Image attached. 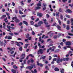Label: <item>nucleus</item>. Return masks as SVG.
<instances>
[{
	"label": "nucleus",
	"mask_w": 73,
	"mask_h": 73,
	"mask_svg": "<svg viewBox=\"0 0 73 73\" xmlns=\"http://www.w3.org/2000/svg\"><path fill=\"white\" fill-rule=\"evenodd\" d=\"M28 44H25V46H24V48H26V49H27V47L28 46Z\"/></svg>",
	"instance_id": "17"
},
{
	"label": "nucleus",
	"mask_w": 73,
	"mask_h": 73,
	"mask_svg": "<svg viewBox=\"0 0 73 73\" xmlns=\"http://www.w3.org/2000/svg\"><path fill=\"white\" fill-rule=\"evenodd\" d=\"M13 66V68L14 69H17V68H18L17 67V66H15V65H14Z\"/></svg>",
	"instance_id": "31"
},
{
	"label": "nucleus",
	"mask_w": 73,
	"mask_h": 73,
	"mask_svg": "<svg viewBox=\"0 0 73 73\" xmlns=\"http://www.w3.org/2000/svg\"><path fill=\"white\" fill-rule=\"evenodd\" d=\"M30 23H31V25H33L34 24V22H33V21H30Z\"/></svg>",
	"instance_id": "25"
},
{
	"label": "nucleus",
	"mask_w": 73,
	"mask_h": 73,
	"mask_svg": "<svg viewBox=\"0 0 73 73\" xmlns=\"http://www.w3.org/2000/svg\"><path fill=\"white\" fill-rule=\"evenodd\" d=\"M59 69L58 68L56 67L54 68V70L56 72H58L59 71Z\"/></svg>",
	"instance_id": "16"
},
{
	"label": "nucleus",
	"mask_w": 73,
	"mask_h": 73,
	"mask_svg": "<svg viewBox=\"0 0 73 73\" xmlns=\"http://www.w3.org/2000/svg\"><path fill=\"white\" fill-rule=\"evenodd\" d=\"M41 9V7H36L35 8V10H38V9Z\"/></svg>",
	"instance_id": "14"
},
{
	"label": "nucleus",
	"mask_w": 73,
	"mask_h": 73,
	"mask_svg": "<svg viewBox=\"0 0 73 73\" xmlns=\"http://www.w3.org/2000/svg\"><path fill=\"white\" fill-rule=\"evenodd\" d=\"M43 22L42 21H40L38 23V25L39 27H40L41 25V24H43Z\"/></svg>",
	"instance_id": "6"
},
{
	"label": "nucleus",
	"mask_w": 73,
	"mask_h": 73,
	"mask_svg": "<svg viewBox=\"0 0 73 73\" xmlns=\"http://www.w3.org/2000/svg\"><path fill=\"white\" fill-rule=\"evenodd\" d=\"M31 72L32 73H37V70H36V69H34V71H33V70H31Z\"/></svg>",
	"instance_id": "11"
},
{
	"label": "nucleus",
	"mask_w": 73,
	"mask_h": 73,
	"mask_svg": "<svg viewBox=\"0 0 73 73\" xmlns=\"http://www.w3.org/2000/svg\"><path fill=\"white\" fill-rule=\"evenodd\" d=\"M12 38V36L9 35L8 37V40H11Z\"/></svg>",
	"instance_id": "13"
},
{
	"label": "nucleus",
	"mask_w": 73,
	"mask_h": 73,
	"mask_svg": "<svg viewBox=\"0 0 73 73\" xmlns=\"http://www.w3.org/2000/svg\"><path fill=\"white\" fill-rule=\"evenodd\" d=\"M18 25L19 26H21V25H23V23H22V22H21L18 24Z\"/></svg>",
	"instance_id": "36"
},
{
	"label": "nucleus",
	"mask_w": 73,
	"mask_h": 73,
	"mask_svg": "<svg viewBox=\"0 0 73 73\" xmlns=\"http://www.w3.org/2000/svg\"><path fill=\"white\" fill-rule=\"evenodd\" d=\"M70 29V28H69V26L68 25H67L66 29H67V30H69Z\"/></svg>",
	"instance_id": "29"
},
{
	"label": "nucleus",
	"mask_w": 73,
	"mask_h": 73,
	"mask_svg": "<svg viewBox=\"0 0 73 73\" xmlns=\"http://www.w3.org/2000/svg\"><path fill=\"white\" fill-rule=\"evenodd\" d=\"M44 53L43 50L42 49H40L37 51V53L39 54H42Z\"/></svg>",
	"instance_id": "2"
},
{
	"label": "nucleus",
	"mask_w": 73,
	"mask_h": 73,
	"mask_svg": "<svg viewBox=\"0 0 73 73\" xmlns=\"http://www.w3.org/2000/svg\"><path fill=\"white\" fill-rule=\"evenodd\" d=\"M60 19L61 20H62L63 19V16H62V15L61 14L60 15Z\"/></svg>",
	"instance_id": "41"
},
{
	"label": "nucleus",
	"mask_w": 73,
	"mask_h": 73,
	"mask_svg": "<svg viewBox=\"0 0 73 73\" xmlns=\"http://www.w3.org/2000/svg\"><path fill=\"white\" fill-rule=\"evenodd\" d=\"M59 51H60V49L56 50L55 52V53H57V52H58Z\"/></svg>",
	"instance_id": "37"
},
{
	"label": "nucleus",
	"mask_w": 73,
	"mask_h": 73,
	"mask_svg": "<svg viewBox=\"0 0 73 73\" xmlns=\"http://www.w3.org/2000/svg\"><path fill=\"white\" fill-rule=\"evenodd\" d=\"M9 35H10V36H13V33H9Z\"/></svg>",
	"instance_id": "33"
},
{
	"label": "nucleus",
	"mask_w": 73,
	"mask_h": 73,
	"mask_svg": "<svg viewBox=\"0 0 73 73\" xmlns=\"http://www.w3.org/2000/svg\"><path fill=\"white\" fill-rule=\"evenodd\" d=\"M72 52V51H70L68 52V54H71V53H72V52Z\"/></svg>",
	"instance_id": "53"
},
{
	"label": "nucleus",
	"mask_w": 73,
	"mask_h": 73,
	"mask_svg": "<svg viewBox=\"0 0 73 73\" xmlns=\"http://www.w3.org/2000/svg\"><path fill=\"white\" fill-rule=\"evenodd\" d=\"M13 20H14L15 19V21L16 23H19L20 22V20L17 19V17H13L12 18Z\"/></svg>",
	"instance_id": "1"
},
{
	"label": "nucleus",
	"mask_w": 73,
	"mask_h": 73,
	"mask_svg": "<svg viewBox=\"0 0 73 73\" xmlns=\"http://www.w3.org/2000/svg\"><path fill=\"white\" fill-rule=\"evenodd\" d=\"M39 66H40L41 67H43L44 66V64H40Z\"/></svg>",
	"instance_id": "44"
},
{
	"label": "nucleus",
	"mask_w": 73,
	"mask_h": 73,
	"mask_svg": "<svg viewBox=\"0 0 73 73\" xmlns=\"http://www.w3.org/2000/svg\"><path fill=\"white\" fill-rule=\"evenodd\" d=\"M53 61H56V60H57V58H53L52 60Z\"/></svg>",
	"instance_id": "47"
},
{
	"label": "nucleus",
	"mask_w": 73,
	"mask_h": 73,
	"mask_svg": "<svg viewBox=\"0 0 73 73\" xmlns=\"http://www.w3.org/2000/svg\"><path fill=\"white\" fill-rule=\"evenodd\" d=\"M42 14L41 13H37V16H39L40 17H41L42 16Z\"/></svg>",
	"instance_id": "8"
},
{
	"label": "nucleus",
	"mask_w": 73,
	"mask_h": 73,
	"mask_svg": "<svg viewBox=\"0 0 73 73\" xmlns=\"http://www.w3.org/2000/svg\"><path fill=\"white\" fill-rule=\"evenodd\" d=\"M19 51H21V52L22 51V50H23V47L22 46H21L19 48Z\"/></svg>",
	"instance_id": "21"
},
{
	"label": "nucleus",
	"mask_w": 73,
	"mask_h": 73,
	"mask_svg": "<svg viewBox=\"0 0 73 73\" xmlns=\"http://www.w3.org/2000/svg\"><path fill=\"white\" fill-rule=\"evenodd\" d=\"M6 17V15H3L2 16V17L1 18V19H4V18H5V17Z\"/></svg>",
	"instance_id": "18"
},
{
	"label": "nucleus",
	"mask_w": 73,
	"mask_h": 73,
	"mask_svg": "<svg viewBox=\"0 0 73 73\" xmlns=\"http://www.w3.org/2000/svg\"><path fill=\"white\" fill-rule=\"evenodd\" d=\"M65 12L66 13H72V11L69 9H67L66 10Z\"/></svg>",
	"instance_id": "9"
},
{
	"label": "nucleus",
	"mask_w": 73,
	"mask_h": 73,
	"mask_svg": "<svg viewBox=\"0 0 73 73\" xmlns=\"http://www.w3.org/2000/svg\"><path fill=\"white\" fill-rule=\"evenodd\" d=\"M45 58H46V56H44L42 57V58L43 60H44Z\"/></svg>",
	"instance_id": "48"
},
{
	"label": "nucleus",
	"mask_w": 73,
	"mask_h": 73,
	"mask_svg": "<svg viewBox=\"0 0 73 73\" xmlns=\"http://www.w3.org/2000/svg\"><path fill=\"white\" fill-rule=\"evenodd\" d=\"M39 41H41V36H40L39 38Z\"/></svg>",
	"instance_id": "46"
},
{
	"label": "nucleus",
	"mask_w": 73,
	"mask_h": 73,
	"mask_svg": "<svg viewBox=\"0 0 73 73\" xmlns=\"http://www.w3.org/2000/svg\"><path fill=\"white\" fill-rule=\"evenodd\" d=\"M5 23H3V28H4V29H5V28L6 25H5Z\"/></svg>",
	"instance_id": "30"
},
{
	"label": "nucleus",
	"mask_w": 73,
	"mask_h": 73,
	"mask_svg": "<svg viewBox=\"0 0 73 73\" xmlns=\"http://www.w3.org/2000/svg\"><path fill=\"white\" fill-rule=\"evenodd\" d=\"M31 38H32V37L31 36H30L28 37V40H31Z\"/></svg>",
	"instance_id": "45"
},
{
	"label": "nucleus",
	"mask_w": 73,
	"mask_h": 73,
	"mask_svg": "<svg viewBox=\"0 0 73 73\" xmlns=\"http://www.w3.org/2000/svg\"><path fill=\"white\" fill-rule=\"evenodd\" d=\"M45 69L46 70H49V67L48 66H46L45 67Z\"/></svg>",
	"instance_id": "26"
},
{
	"label": "nucleus",
	"mask_w": 73,
	"mask_h": 73,
	"mask_svg": "<svg viewBox=\"0 0 73 73\" xmlns=\"http://www.w3.org/2000/svg\"><path fill=\"white\" fill-rule=\"evenodd\" d=\"M37 7H41V3H38L36 4Z\"/></svg>",
	"instance_id": "23"
},
{
	"label": "nucleus",
	"mask_w": 73,
	"mask_h": 73,
	"mask_svg": "<svg viewBox=\"0 0 73 73\" xmlns=\"http://www.w3.org/2000/svg\"><path fill=\"white\" fill-rule=\"evenodd\" d=\"M23 23L24 24H25L26 26H28V25H29V24H28V22H27L25 21H23Z\"/></svg>",
	"instance_id": "10"
},
{
	"label": "nucleus",
	"mask_w": 73,
	"mask_h": 73,
	"mask_svg": "<svg viewBox=\"0 0 73 73\" xmlns=\"http://www.w3.org/2000/svg\"><path fill=\"white\" fill-rule=\"evenodd\" d=\"M66 17H68V18H70V16L69 15H66Z\"/></svg>",
	"instance_id": "39"
},
{
	"label": "nucleus",
	"mask_w": 73,
	"mask_h": 73,
	"mask_svg": "<svg viewBox=\"0 0 73 73\" xmlns=\"http://www.w3.org/2000/svg\"><path fill=\"white\" fill-rule=\"evenodd\" d=\"M17 46H20V44H19V43H18L17 44Z\"/></svg>",
	"instance_id": "52"
},
{
	"label": "nucleus",
	"mask_w": 73,
	"mask_h": 73,
	"mask_svg": "<svg viewBox=\"0 0 73 73\" xmlns=\"http://www.w3.org/2000/svg\"><path fill=\"white\" fill-rule=\"evenodd\" d=\"M58 23H59V25H61V22L60 20H59V21H58Z\"/></svg>",
	"instance_id": "42"
},
{
	"label": "nucleus",
	"mask_w": 73,
	"mask_h": 73,
	"mask_svg": "<svg viewBox=\"0 0 73 73\" xmlns=\"http://www.w3.org/2000/svg\"><path fill=\"white\" fill-rule=\"evenodd\" d=\"M66 45L67 46H70L71 45V42L69 41H68L66 42Z\"/></svg>",
	"instance_id": "5"
},
{
	"label": "nucleus",
	"mask_w": 73,
	"mask_h": 73,
	"mask_svg": "<svg viewBox=\"0 0 73 73\" xmlns=\"http://www.w3.org/2000/svg\"><path fill=\"white\" fill-rule=\"evenodd\" d=\"M31 1V0H28L27 1V2L28 3H30Z\"/></svg>",
	"instance_id": "62"
},
{
	"label": "nucleus",
	"mask_w": 73,
	"mask_h": 73,
	"mask_svg": "<svg viewBox=\"0 0 73 73\" xmlns=\"http://www.w3.org/2000/svg\"><path fill=\"white\" fill-rule=\"evenodd\" d=\"M12 5L13 6H15V2H12Z\"/></svg>",
	"instance_id": "58"
},
{
	"label": "nucleus",
	"mask_w": 73,
	"mask_h": 73,
	"mask_svg": "<svg viewBox=\"0 0 73 73\" xmlns=\"http://www.w3.org/2000/svg\"><path fill=\"white\" fill-rule=\"evenodd\" d=\"M46 17L47 18H49V15L48 14H46Z\"/></svg>",
	"instance_id": "60"
},
{
	"label": "nucleus",
	"mask_w": 73,
	"mask_h": 73,
	"mask_svg": "<svg viewBox=\"0 0 73 73\" xmlns=\"http://www.w3.org/2000/svg\"><path fill=\"white\" fill-rule=\"evenodd\" d=\"M19 13L20 14H21V15H22L23 13V12H21V11L20 10H19Z\"/></svg>",
	"instance_id": "35"
},
{
	"label": "nucleus",
	"mask_w": 73,
	"mask_h": 73,
	"mask_svg": "<svg viewBox=\"0 0 73 73\" xmlns=\"http://www.w3.org/2000/svg\"><path fill=\"white\" fill-rule=\"evenodd\" d=\"M69 6H70V7H73V5L72 4V5H71V4H69Z\"/></svg>",
	"instance_id": "64"
},
{
	"label": "nucleus",
	"mask_w": 73,
	"mask_h": 73,
	"mask_svg": "<svg viewBox=\"0 0 73 73\" xmlns=\"http://www.w3.org/2000/svg\"><path fill=\"white\" fill-rule=\"evenodd\" d=\"M33 68V67L32 66H28L27 67H26V69H29L30 70H31L32 69V68Z\"/></svg>",
	"instance_id": "4"
},
{
	"label": "nucleus",
	"mask_w": 73,
	"mask_h": 73,
	"mask_svg": "<svg viewBox=\"0 0 73 73\" xmlns=\"http://www.w3.org/2000/svg\"><path fill=\"white\" fill-rule=\"evenodd\" d=\"M44 24H46V25H48V23L47 22L46 23V19H44Z\"/></svg>",
	"instance_id": "20"
},
{
	"label": "nucleus",
	"mask_w": 73,
	"mask_h": 73,
	"mask_svg": "<svg viewBox=\"0 0 73 73\" xmlns=\"http://www.w3.org/2000/svg\"><path fill=\"white\" fill-rule=\"evenodd\" d=\"M43 5L44 7H45L46 6V4L45 3L43 4Z\"/></svg>",
	"instance_id": "51"
},
{
	"label": "nucleus",
	"mask_w": 73,
	"mask_h": 73,
	"mask_svg": "<svg viewBox=\"0 0 73 73\" xmlns=\"http://www.w3.org/2000/svg\"><path fill=\"white\" fill-rule=\"evenodd\" d=\"M71 25L73 26V19H71Z\"/></svg>",
	"instance_id": "22"
},
{
	"label": "nucleus",
	"mask_w": 73,
	"mask_h": 73,
	"mask_svg": "<svg viewBox=\"0 0 73 73\" xmlns=\"http://www.w3.org/2000/svg\"><path fill=\"white\" fill-rule=\"evenodd\" d=\"M73 61L72 62V63H71V66H72V67L73 68Z\"/></svg>",
	"instance_id": "63"
},
{
	"label": "nucleus",
	"mask_w": 73,
	"mask_h": 73,
	"mask_svg": "<svg viewBox=\"0 0 73 73\" xmlns=\"http://www.w3.org/2000/svg\"><path fill=\"white\" fill-rule=\"evenodd\" d=\"M58 11L59 12H62V10H61V8H59Z\"/></svg>",
	"instance_id": "49"
},
{
	"label": "nucleus",
	"mask_w": 73,
	"mask_h": 73,
	"mask_svg": "<svg viewBox=\"0 0 73 73\" xmlns=\"http://www.w3.org/2000/svg\"><path fill=\"white\" fill-rule=\"evenodd\" d=\"M32 33L33 35H35V32L34 31H32Z\"/></svg>",
	"instance_id": "56"
},
{
	"label": "nucleus",
	"mask_w": 73,
	"mask_h": 73,
	"mask_svg": "<svg viewBox=\"0 0 73 73\" xmlns=\"http://www.w3.org/2000/svg\"><path fill=\"white\" fill-rule=\"evenodd\" d=\"M53 56L54 57H58V56L56 54H54L53 55Z\"/></svg>",
	"instance_id": "50"
},
{
	"label": "nucleus",
	"mask_w": 73,
	"mask_h": 73,
	"mask_svg": "<svg viewBox=\"0 0 73 73\" xmlns=\"http://www.w3.org/2000/svg\"><path fill=\"white\" fill-rule=\"evenodd\" d=\"M60 72L61 73H64V69L62 68L60 70Z\"/></svg>",
	"instance_id": "19"
},
{
	"label": "nucleus",
	"mask_w": 73,
	"mask_h": 73,
	"mask_svg": "<svg viewBox=\"0 0 73 73\" xmlns=\"http://www.w3.org/2000/svg\"><path fill=\"white\" fill-rule=\"evenodd\" d=\"M30 62L31 63H33V62H34V60L33 59V58H31Z\"/></svg>",
	"instance_id": "27"
},
{
	"label": "nucleus",
	"mask_w": 73,
	"mask_h": 73,
	"mask_svg": "<svg viewBox=\"0 0 73 73\" xmlns=\"http://www.w3.org/2000/svg\"><path fill=\"white\" fill-rule=\"evenodd\" d=\"M59 12H56V16L57 17H59V15H59Z\"/></svg>",
	"instance_id": "28"
},
{
	"label": "nucleus",
	"mask_w": 73,
	"mask_h": 73,
	"mask_svg": "<svg viewBox=\"0 0 73 73\" xmlns=\"http://www.w3.org/2000/svg\"><path fill=\"white\" fill-rule=\"evenodd\" d=\"M29 36V33H27L25 37L26 38H28Z\"/></svg>",
	"instance_id": "24"
},
{
	"label": "nucleus",
	"mask_w": 73,
	"mask_h": 73,
	"mask_svg": "<svg viewBox=\"0 0 73 73\" xmlns=\"http://www.w3.org/2000/svg\"><path fill=\"white\" fill-rule=\"evenodd\" d=\"M56 27L57 28L58 30H61V27H60L59 25H57Z\"/></svg>",
	"instance_id": "15"
},
{
	"label": "nucleus",
	"mask_w": 73,
	"mask_h": 73,
	"mask_svg": "<svg viewBox=\"0 0 73 73\" xmlns=\"http://www.w3.org/2000/svg\"><path fill=\"white\" fill-rule=\"evenodd\" d=\"M63 61V59L61 58L60 59V58H58L57 60L56 61V62L58 63V64H59L60 63V62H61Z\"/></svg>",
	"instance_id": "3"
},
{
	"label": "nucleus",
	"mask_w": 73,
	"mask_h": 73,
	"mask_svg": "<svg viewBox=\"0 0 73 73\" xmlns=\"http://www.w3.org/2000/svg\"><path fill=\"white\" fill-rule=\"evenodd\" d=\"M46 9V7H44L43 8L42 10H43V11H45V9Z\"/></svg>",
	"instance_id": "59"
},
{
	"label": "nucleus",
	"mask_w": 73,
	"mask_h": 73,
	"mask_svg": "<svg viewBox=\"0 0 73 73\" xmlns=\"http://www.w3.org/2000/svg\"><path fill=\"white\" fill-rule=\"evenodd\" d=\"M7 30L8 32H12L11 31H12V30H11V29H7Z\"/></svg>",
	"instance_id": "43"
},
{
	"label": "nucleus",
	"mask_w": 73,
	"mask_h": 73,
	"mask_svg": "<svg viewBox=\"0 0 73 73\" xmlns=\"http://www.w3.org/2000/svg\"><path fill=\"white\" fill-rule=\"evenodd\" d=\"M16 70H14L13 69H12L11 70V72H12L13 73H16Z\"/></svg>",
	"instance_id": "12"
},
{
	"label": "nucleus",
	"mask_w": 73,
	"mask_h": 73,
	"mask_svg": "<svg viewBox=\"0 0 73 73\" xmlns=\"http://www.w3.org/2000/svg\"><path fill=\"white\" fill-rule=\"evenodd\" d=\"M37 65H38V66H40V64H41V63H38V62H37Z\"/></svg>",
	"instance_id": "54"
},
{
	"label": "nucleus",
	"mask_w": 73,
	"mask_h": 73,
	"mask_svg": "<svg viewBox=\"0 0 73 73\" xmlns=\"http://www.w3.org/2000/svg\"><path fill=\"white\" fill-rule=\"evenodd\" d=\"M63 28H65V27H66V25H65V24H63Z\"/></svg>",
	"instance_id": "57"
},
{
	"label": "nucleus",
	"mask_w": 73,
	"mask_h": 73,
	"mask_svg": "<svg viewBox=\"0 0 73 73\" xmlns=\"http://www.w3.org/2000/svg\"><path fill=\"white\" fill-rule=\"evenodd\" d=\"M54 38L56 39V38H57V35H55L54 36Z\"/></svg>",
	"instance_id": "38"
},
{
	"label": "nucleus",
	"mask_w": 73,
	"mask_h": 73,
	"mask_svg": "<svg viewBox=\"0 0 73 73\" xmlns=\"http://www.w3.org/2000/svg\"><path fill=\"white\" fill-rule=\"evenodd\" d=\"M52 56H49L48 60H52Z\"/></svg>",
	"instance_id": "40"
},
{
	"label": "nucleus",
	"mask_w": 73,
	"mask_h": 73,
	"mask_svg": "<svg viewBox=\"0 0 73 73\" xmlns=\"http://www.w3.org/2000/svg\"><path fill=\"white\" fill-rule=\"evenodd\" d=\"M53 33H51L50 34V37H51L52 36H53Z\"/></svg>",
	"instance_id": "55"
},
{
	"label": "nucleus",
	"mask_w": 73,
	"mask_h": 73,
	"mask_svg": "<svg viewBox=\"0 0 73 73\" xmlns=\"http://www.w3.org/2000/svg\"><path fill=\"white\" fill-rule=\"evenodd\" d=\"M23 2H24V1H22L21 2V5L23 6L24 5V3H23Z\"/></svg>",
	"instance_id": "32"
},
{
	"label": "nucleus",
	"mask_w": 73,
	"mask_h": 73,
	"mask_svg": "<svg viewBox=\"0 0 73 73\" xmlns=\"http://www.w3.org/2000/svg\"><path fill=\"white\" fill-rule=\"evenodd\" d=\"M7 28H8V29H11V27H10L8 25L7 26Z\"/></svg>",
	"instance_id": "61"
},
{
	"label": "nucleus",
	"mask_w": 73,
	"mask_h": 73,
	"mask_svg": "<svg viewBox=\"0 0 73 73\" xmlns=\"http://www.w3.org/2000/svg\"><path fill=\"white\" fill-rule=\"evenodd\" d=\"M25 54H22L21 56V60H23L25 58Z\"/></svg>",
	"instance_id": "7"
},
{
	"label": "nucleus",
	"mask_w": 73,
	"mask_h": 73,
	"mask_svg": "<svg viewBox=\"0 0 73 73\" xmlns=\"http://www.w3.org/2000/svg\"><path fill=\"white\" fill-rule=\"evenodd\" d=\"M57 25V24H56V23L55 22L52 25V26L53 27H54L55 26H56Z\"/></svg>",
	"instance_id": "34"
}]
</instances>
